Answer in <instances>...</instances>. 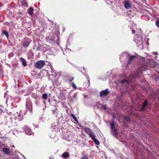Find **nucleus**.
Segmentation results:
<instances>
[{
  "mask_svg": "<svg viewBox=\"0 0 159 159\" xmlns=\"http://www.w3.org/2000/svg\"><path fill=\"white\" fill-rule=\"evenodd\" d=\"M132 34L136 33V34L134 39V41L140 49H143L144 48L145 42L142 40L141 30L139 29L134 28L132 30Z\"/></svg>",
  "mask_w": 159,
  "mask_h": 159,
  "instance_id": "f257e3e1",
  "label": "nucleus"
},
{
  "mask_svg": "<svg viewBox=\"0 0 159 159\" xmlns=\"http://www.w3.org/2000/svg\"><path fill=\"white\" fill-rule=\"evenodd\" d=\"M115 115L114 114L112 116L113 119L112 120L111 123V133L113 136H114L116 137H117V130L115 128V124L114 120V119L115 118Z\"/></svg>",
  "mask_w": 159,
  "mask_h": 159,
  "instance_id": "f03ea898",
  "label": "nucleus"
},
{
  "mask_svg": "<svg viewBox=\"0 0 159 159\" xmlns=\"http://www.w3.org/2000/svg\"><path fill=\"white\" fill-rule=\"evenodd\" d=\"M12 119L15 120L14 122L15 123H16V122L22 120L23 119V115L21 114L20 112L19 113L17 112L16 113L14 114L12 117H11L10 118L11 121L12 122L13 121Z\"/></svg>",
  "mask_w": 159,
  "mask_h": 159,
  "instance_id": "7ed1b4c3",
  "label": "nucleus"
},
{
  "mask_svg": "<svg viewBox=\"0 0 159 159\" xmlns=\"http://www.w3.org/2000/svg\"><path fill=\"white\" fill-rule=\"evenodd\" d=\"M31 42V39L27 38H25L23 41V46L25 48L27 47Z\"/></svg>",
  "mask_w": 159,
  "mask_h": 159,
  "instance_id": "20e7f679",
  "label": "nucleus"
},
{
  "mask_svg": "<svg viewBox=\"0 0 159 159\" xmlns=\"http://www.w3.org/2000/svg\"><path fill=\"white\" fill-rule=\"evenodd\" d=\"M45 64V63L43 61H38L35 64V66L38 69L41 68Z\"/></svg>",
  "mask_w": 159,
  "mask_h": 159,
  "instance_id": "39448f33",
  "label": "nucleus"
},
{
  "mask_svg": "<svg viewBox=\"0 0 159 159\" xmlns=\"http://www.w3.org/2000/svg\"><path fill=\"white\" fill-rule=\"evenodd\" d=\"M116 84L118 85V86H122V85H124L127 84H128V80H123L121 81H118L116 82Z\"/></svg>",
  "mask_w": 159,
  "mask_h": 159,
  "instance_id": "423d86ee",
  "label": "nucleus"
},
{
  "mask_svg": "<svg viewBox=\"0 0 159 159\" xmlns=\"http://www.w3.org/2000/svg\"><path fill=\"white\" fill-rule=\"evenodd\" d=\"M84 129L86 133L88 134L91 137L95 134L92 132V130L88 128L84 127Z\"/></svg>",
  "mask_w": 159,
  "mask_h": 159,
  "instance_id": "0eeeda50",
  "label": "nucleus"
},
{
  "mask_svg": "<svg viewBox=\"0 0 159 159\" xmlns=\"http://www.w3.org/2000/svg\"><path fill=\"white\" fill-rule=\"evenodd\" d=\"M125 7L127 9H129L131 8V3L129 0H125L124 2Z\"/></svg>",
  "mask_w": 159,
  "mask_h": 159,
  "instance_id": "6e6552de",
  "label": "nucleus"
},
{
  "mask_svg": "<svg viewBox=\"0 0 159 159\" xmlns=\"http://www.w3.org/2000/svg\"><path fill=\"white\" fill-rule=\"evenodd\" d=\"M109 90L108 89L102 91L100 93V95L101 97H104L107 96L109 93Z\"/></svg>",
  "mask_w": 159,
  "mask_h": 159,
  "instance_id": "1a4fd4ad",
  "label": "nucleus"
},
{
  "mask_svg": "<svg viewBox=\"0 0 159 159\" xmlns=\"http://www.w3.org/2000/svg\"><path fill=\"white\" fill-rule=\"evenodd\" d=\"M24 129L26 134L28 135H31L32 134H33V133L32 132L31 130L27 126H25Z\"/></svg>",
  "mask_w": 159,
  "mask_h": 159,
  "instance_id": "9d476101",
  "label": "nucleus"
},
{
  "mask_svg": "<svg viewBox=\"0 0 159 159\" xmlns=\"http://www.w3.org/2000/svg\"><path fill=\"white\" fill-rule=\"evenodd\" d=\"M26 107V108L30 109L32 108V102L30 101H27Z\"/></svg>",
  "mask_w": 159,
  "mask_h": 159,
  "instance_id": "9b49d317",
  "label": "nucleus"
},
{
  "mask_svg": "<svg viewBox=\"0 0 159 159\" xmlns=\"http://www.w3.org/2000/svg\"><path fill=\"white\" fill-rule=\"evenodd\" d=\"M91 138L96 144L97 145L99 144L100 143L99 141L95 138V134L94 135L92 136Z\"/></svg>",
  "mask_w": 159,
  "mask_h": 159,
  "instance_id": "f8f14e48",
  "label": "nucleus"
},
{
  "mask_svg": "<svg viewBox=\"0 0 159 159\" xmlns=\"http://www.w3.org/2000/svg\"><path fill=\"white\" fill-rule=\"evenodd\" d=\"M2 152L8 155L10 154L9 150L7 148H3L2 149Z\"/></svg>",
  "mask_w": 159,
  "mask_h": 159,
  "instance_id": "ddd939ff",
  "label": "nucleus"
},
{
  "mask_svg": "<svg viewBox=\"0 0 159 159\" xmlns=\"http://www.w3.org/2000/svg\"><path fill=\"white\" fill-rule=\"evenodd\" d=\"M70 155L68 152H65L61 155V157L64 158L68 157Z\"/></svg>",
  "mask_w": 159,
  "mask_h": 159,
  "instance_id": "4468645a",
  "label": "nucleus"
},
{
  "mask_svg": "<svg viewBox=\"0 0 159 159\" xmlns=\"http://www.w3.org/2000/svg\"><path fill=\"white\" fill-rule=\"evenodd\" d=\"M20 59L21 61L23 66H26V62L25 60L22 57L20 58Z\"/></svg>",
  "mask_w": 159,
  "mask_h": 159,
  "instance_id": "2eb2a0df",
  "label": "nucleus"
},
{
  "mask_svg": "<svg viewBox=\"0 0 159 159\" xmlns=\"http://www.w3.org/2000/svg\"><path fill=\"white\" fill-rule=\"evenodd\" d=\"M135 57V56H133L130 57L128 61V64H129L133 60Z\"/></svg>",
  "mask_w": 159,
  "mask_h": 159,
  "instance_id": "dca6fc26",
  "label": "nucleus"
},
{
  "mask_svg": "<svg viewBox=\"0 0 159 159\" xmlns=\"http://www.w3.org/2000/svg\"><path fill=\"white\" fill-rule=\"evenodd\" d=\"M33 11L34 9L32 7H30L28 12L30 15H32L33 14Z\"/></svg>",
  "mask_w": 159,
  "mask_h": 159,
  "instance_id": "f3484780",
  "label": "nucleus"
},
{
  "mask_svg": "<svg viewBox=\"0 0 159 159\" xmlns=\"http://www.w3.org/2000/svg\"><path fill=\"white\" fill-rule=\"evenodd\" d=\"M90 157H91L88 154L84 155L82 157L81 159H89Z\"/></svg>",
  "mask_w": 159,
  "mask_h": 159,
  "instance_id": "a211bd4d",
  "label": "nucleus"
},
{
  "mask_svg": "<svg viewBox=\"0 0 159 159\" xmlns=\"http://www.w3.org/2000/svg\"><path fill=\"white\" fill-rule=\"evenodd\" d=\"M147 104H148V102H147V101L146 100L144 102V103H143V106L142 107V108H145Z\"/></svg>",
  "mask_w": 159,
  "mask_h": 159,
  "instance_id": "6ab92c4d",
  "label": "nucleus"
},
{
  "mask_svg": "<svg viewBox=\"0 0 159 159\" xmlns=\"http://www.w3.org/2000/svg\"><path fill=\"white\" fill-rule=\"evenodd\" d=\"M47 97H48L46 93H43L42 95V97L44 99H47Z\"/></svg>",
  "mask_w": 159,
  "mask_h": 159,
  "instance_id": "aec40b11",
  "label": "nucleus"
},
{
  "mask_svg": "<svg viewBox=\"0 0 159 159\" xmlns=\"http://www.w3.org/2000/svg\"><path fill=\"white\" fill-rule=\"evenodd\" d=\"M2 33L4 35H5L7 37H8V33L7 32V31H3Z\"/></svg>",
  "mask_w": 159,
  "mask_h": 159,
  "instance_id": "412c9836",
  "label": "nucleus"
},
{
  "mask_svg": "<svg viewBox=\"0 0 159 159\" xmlns=\"http://www.w3.org/2000/svg\"><path fill=\"white\" fill-rule=\"evenodd\" d=\"M14 53L13 52H11L8 55V57L9 58H11L14 55Z\"/></svg>",
  "mask_w": 159,
  "mask_h": 159,
  "instance_id": "4be33fe9",
  "label": "nucleus"
},
{
  "mask_svg": "<svg viewBox=\"0 0 159 159\" xmlns=\"http://www.w3.org/2000/svg\"><path fill=\"white\" fill-rule=\"evenodd\" d=\"M71 115H72V118L73 119H74L76 121H77V120L76 118V117L74 115H73V114H72Z\"/></svg>",
  "mask_w": 159,
  "mask_h": 159,
  "instance_id": "5701e85b",
  "label": "nucleus"
},
{
  "mask_svg": "<svg viewBox=\"0 0 159 159\" xmlns=\"http://www.w3.org/2000/svg\"><path fill=\"white\" fill-rule=\"evenodd\" d=\"M156 25L159 28V20H157L156 22Z\"/></svg>",
  "mask_w": 159,
  "mask_h": 159,
  "instance_id": "b1692460",
  "label": "nucleus"
},
{
  "mask_svg": "<svg viewBox=\"0 0 159 159\" xmlns=\"http://www.w3.org/2000/svg\"><path fill=\"white\" fill-rule=\"evenodd\" d=\"M72 85L73 88H74L75 89H76L77 87H76V85H75V84L74 83H72Z\"/></svg>",
  "mask_w": 159,
  "mask_h": 159,
  "instance_id": "393cba45",
  "label": "nucleus"
},
{
  "mask_svg": "<svg viewBox=\"0 0 159 159\" xmlns=\"http://www.w3.org/2000/svg\"><path fill=\"white\" fill-rule=\"evenodd\" d=\"M147 69L145 67H144V68L143 67L142 68H141V69L140 70V72L141 73H142V70H145Z\"/></svg>",
  "mask_w": 159,
  "mask_h": 159,
  "instance_id": "a878e982",
  "label": "nucleus"
},
{
  "mask_svg": "<svg viewBox=\"0 0 159 159\" xmlns=\"http://www.w3.org/2000/svg\"><path fill=\"white\" fill-rule=\"evenodd\" d=\"M77 93H75L74 94V95H73V98H77Z\"/></svg>",
  "mask_w": 159,
  "mask_h": 159,
  "instance_id": "bb28decb",
  "label": "nucleus"
},
{
  "mask_svg": "<svg viewBox=\"0 0 159 159\" xmlns=\"http://www.w3.org/2000/svg\"><path fill=\"white\" fill-rule=\"evenodd\" d=\"M23 5L26 7L28 6V4L26 2H25V3L23 4Z\"/></svg>",
  "mask_w": 159,
  "mask_h": 159,
  "instance_id": "cd10ccee",
  "label": "nucleus"
},
{
  "mask_svg": "<svg viewBox=\"0 0 159 159\" xmlns=\"http://www.w3.org/2000/svg\"><path fill=\"white\" fill-rule=\"evenodd\" d=\"M15 159H20L19 157L18 156H16L14 157Z\"/></svg>",
  "mask_w": 159,
  "mask_h": 159,
  "instance_id": "c85d7f7f",
  "label": "nucleus"
},
{
  "mask_svg": "<svg viewBox=\"0 0 159 159\" xmlns=\"http://www.w3.org/2000/svg\"><path fill=\"white\" fill-rule=\"evenodd\" d=\"M102 107L104 109L106 110L107 107L106 105H104L102 106Z\"/></svg>",
  "mask_w": 159,
  "mask_h": 159,
  "instance_id": "c756f323",
  "label": "nucleus"
},
{
  "mask_svg": "<svg viewBox=\"0 0 159 159\" xmlns=\"http://www.w3.org/2000/svg\"><path fill=\"white\" fill-rule=\"evenodd\" d=\"M57 112V110H55V111L52 110V112L54 114H55Z\"/></svg>",
  "mask_w": 159,
  "mask_h": 159,
  "instance_id": "7c9ffc66",
  "label": "nucleus"
},
{
  "mask_svg": "<svg viewBox=\"0 0 159 159\" xmlns=\"http://www.w3.org/2000/svg\"><path fill=\"white\" fill-rule=\"evenodd\" d=\"M66 51H70V50L69 48H67L66 49Z\"/></svg>",
  "mask_w": 159,
  "mask_h": 159,
  "instance_id": "2f4dec72",
  "label": "nucleus"
},
{
  "mask_svg": "<svg viewBox=\"0 0 159 159\" xmlns=\"http://www.w3.org/2000/svg\"><path fill=\"white\" fill-rule=\"evenodd\" d=\"M7 95V93H6V92H5V93H4V98H5V97H6V96Z\"/></svg>",
  "mask_w": 159,
  "mask_h": 159,
  "instance_id": "473e14b6",
  "label": "nucleus"
},
{
  "mask_svg": "<svg viewBox=\"0 0 159 159\" xmlns=\"http://www.w3.org/2000/svg\"><path fill=\"white\" fill-rule=\"evenodd\" d=\"M155 55H157L158 53L157 52L153 53Z\"/></svg>",
  "mask_w": 159,
  "mask_h": 159,
  "instance_id": "72a5a7b5",
  "label": "nucleus"
},
{
  "mask_svg": "<svg viewBox=\"0 0 159 159\" xmlns=\"http://www.w3.org/2000/svg\"><path fill=\"white\" fill-rule=\"evenodd\" d=\"M36 49H37V50H39V49H40V48H39V47H38V48H36Z\"/></svg>",
  "mask_w": 159,
  "mask_h": 159,
  "instance_id": "f704fd0d",
  "label": "nucleus"
},
{
  "mask_svg": "<svg viewBox=\"0 0 159 159\" xmlns=\"http://www.w3.org/2000/svg\"><path fill=\"white\" fill-rule=\"evenodd\" d=\"M48 102L50 103V99H48Z\"/></svg>",
  "mask_w": 159,
  "mask_h": 159,
  "instance_id": "c9c22d12",
  "label": "nucleus"
},
{
  "mask_svg": "<svg viewBox=\"0 0 159 159\" xmlns=\"http://www.w3.org/2000/svg\"><path fill=\"white\" fill-rule=\"evenodd\" d=\"M87 79L89 82V78H87Z\"/></svg>",
  "mask_w": 159,
  "mask_h": 159,
  "instance_id": "e433bc0d",
  "label": "nucleus"
},
{
  "mask_svg": "<svg viewBox=\"0 0 159 159\" xmlns=\"http://www.w3.org/2000/svg\"><path fill=\"white\" fill-rule=\"evenodd\" d=\"M2 42V40L1 39H0V43H1Z\"/></svg>",
  "mask_w": 159,
  "mask_h": 159,
  "instance_id": "4c0bfd02",
  "label": "nucleus"
},
{
  "mask_svg": "<svg viewBox=\"0 0 159 159\" xmlns=\"http://www.w3.org/2000/svg\"><path fill=\"white\" fill-rule=\"evenodd\" d=\"M43 102V103L44 104H45V103L46 102H45V101H44V102Z\"/></svg>",
  "mask_w": 159,
  "mask_h": 159,
  "instance_id": "58836bf2",
  "label": "nucleus"
},
{
  "mask_svg": "<svg viewBox=\"0 0 159 159\" xmlns=\"http://www.w3.org/2000/svg\"><path fill=\"white\" fill-rule=\"evenodd\" d=\"M140 75L139 74V73H138V75H137V76H139Z\"/></svg>",
  "mask_w": 159,
  "mask_h": 159,
  "instance_id": "ea45409f",
  "label": "nucleus"
},
{
  "mask_svg": "<svg viewBox=\"0 0 159 159\" xmlns=\"http://www.w3.org/2000/svg\"><path fill=\"white\" fill-rule=\"evenodd\" d=\"M127 120H129V119H127Z\"/></svg>",
  "mask_w": 159,
  "mask_h": 159,
  "instance_id": "a19ab883",
  "label": "nucleus"
},
{
  "mask_svg": "<svg viewBox=\"0 0 159 159\" xmlns=\"http://www.w3.org/2000/svg\"><path fill=\"white\" fill-rule=\"evenodd\" d=\"M36 97H37L36 96ZM35 98V97H34V98Z\"/></svg>",
  "mask_w": 159,
  "mask_h": 159,
  "instance_id": "79ce46f5",
  "label": "nucleus"
}]
</instances>
